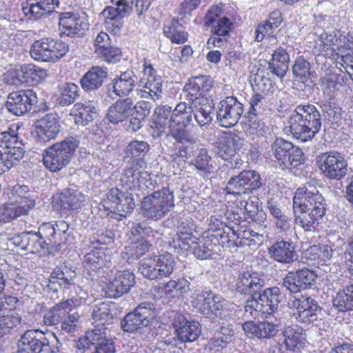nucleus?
Masks as SVG:
<instances>
[{"instance_id":"nucleus-12","label":"nucleus","mask_w":353,"mask_h":353,"mask_svg":"<svg viewBox=\"0 0 353 353\" xmlns=\"http://www.w3.org/2000/svg\"><path fill=\"white\" fill-rule=\"evenodd\" d=\"M316 163L325 176L339 180L346 174L347 163L336 151L325 152L316 158Z\"/></svg>"},{"instance_id":"nucleus-16","label":"nucleus","mask_w":353,"mask_h":353,"mask_svg":"<svg viewBox=\"0 0 353 353\" xmlns=\"http://www.w3.org/2000/svg\"><path fill=\"white\" fill-rule=\"evenodd\" d=\"M317 274L308 268H302L287 273L283 279L282 288L290 293H297L312 288L316 284Z\"/></svg>"},{"instance_id":"nucleus-43","label":"nucleus","mask_w":353,"mask_h":353,"mask_svg":"<svg viewBox=\"0 0 353 353\" xmlns=\"http://www.w3.org/2000/svg\"><path fill=\"white\" fill-rule=\"evenodd\" d=\"M290 56L282 47L276 48L268 62V70L280 78H283L289 69Z\"/></svg>"},{"instance_id":"nucleus-36","label":"nucleus","mask_w":353,"mask_h":353,"mask_svg":"<svg viewBox=\"0 0 353 353\" xmlns=\"http://www.w3.org/2000/svg\"><path fill=\"white\" fill-rule=\"evenodd\" d=\"M174 118L172 119L174 124L171 126L170 134L173 129L178 130L188 131L187 128L192 125L194 118V110L188 101L181 102L176 105L173 110Z\"/></svg>"},{"instance_id":"nucleus-44","label":"nucleus","mask_w":353,"mask_h":353,"mask_svg":"<svg viewBox=\"0 0 353 353\" xmlns=\"http://www.w3.org/2000/svg\"><path fill=\"white\" fill-rule=\"evenodd\" d=\"M117 314L116 306L110 302H101L95 304L91 313L92 319L94 323L99 325L110 324Z\"/></svg>"},{"instance_id":"nucleus-21","label":"nucleus","mask_w":353,"mask_h":353,"mask_svg":"<svg viewBox=\"0 0 353 353\" xmlns=\"http://www.w3.org/2000/svg\"><path fill=\"white\" fill-rule=\"evenodd\" d=\"M135 284L134 274L128 270L117 271L103 288L106 297L118 298L128 293Z\"/></svg>"},{"instance_id":"nucleus-4","label":"nucleus","mask_w":353,"mask_h":353,"mask_svg":"<svg viewBox=\"0 0 353 353\" xmlns=\"http://www.w3.org/2000/svg\"><path fill=\"white\" fill-rule=\"evenodd\" d=\"M23 140L19 137L16 130L0 132V174L4 173L16 165L23 157Z\"/></svg>"},{"instance_id":"nucleus-33","label":"nucleus","mask_w":353,"mask_h":353,"mask_svg":"<svg viewBox=\"0 0 353 353\" xmlns=\"http://www.w3.org/2000/svg\"><path fill=\"white\" fill-rule=\"evenodd\" d=\"M58 6V0H27L22 10L29 18L39 19L52 13Z\"/></svg>"},{"instance_id":"nucleus-56","label":"nucleus","mask_w":353,"mask_h":353,"mask_svg":"<svg viewBox=\"0 0 353 353\" xmlns=\"http://www.w3.org/2000/svg\"><path fill=\"white\" fill-rule=\"evenodd\" d=\"M139 265V270L144 277L150 280L161 279L159 272H157L159 267L156 255L143 259Z\"/></svg>"},{"instance_id":"nucleus-13","label":"nucleus","mask_w":353,"mask_h":353,"mask_svg":"<svg viewBox=\"0 0 353 353\" xmlns=\"http://www.w3.org/2000/svg\"><path fill=\"white\" fill-rule=\"evenodd\" d=\"M304 204V209H308L315 213L324 216L326 212L327 204L325 198L319 190L310 183L302 188H299L294 195L293 202Z\"/></svg>"},{"instance_id":"nucleus-38","label":"nucleus","mask_w":353,"mask_h":353,"mask_svg":"<svg viewBox=\"0 0 353 353\" xmlns=\"http://www.w3.org/2000/svg\"><path fill=\"white\" fill-rule=\"evenodd\" d=\"M172 137L176 142L181 144L179 150V156L181 157L187 159L194 157L197 150L200 149L197 148L194 137L190 134L188 131L173 129Z\"/></svg>"},{"instance_id":"nucleus-41","label":"nucleus","mask_w":353,"mask_h":353,"mask_svg":"<svg viewBox=\"0 0 353 353\" xmlns=\"http://www.w3.org/2000/svg\"><path fill=\"white\" fill-rule=\"evenodd\" d=\"M219 239L215 235H207L194 242L193 254L199 259L205 260L216 253V248Z\"/></svg>"},{"instance_id":"nucleus-46","label":"nucleus","mask_w":353,"mask_h":353,"mask_svg":"<svg viewBox=\"0 0 353 353\" xmlns=\"http://www.w3.org/2000/svg\"><path fill=\"white\" fill-rule=\"evenodd\" d=\"M75 276V271L67 266L57 267L50 274V285L51 288L57 284L62 288L68 289L74 284L73 279Z\"/></svg>"},{"instance_id":"nucleus-58","label":"nucleus","mask_w":353,"mask_h":353,"mask_svg":"<svg viewBox=\"0 0 353 353\" xmlns=\"http://www.w3.org/2000/svg\"><path fill=\"white\" fill-rule=\"evenodd\" d=\"M150 150V145L144 141L134 140L130 141L126 147L125 157H130L129 161L134 159H141Z\"/></svg>"},{"instance_id":"nucleus-29","label":"nucleus","mask_w":353,"mask_h":353,"mask_svg":"<svg viewBox=\"0 0 353 353\" xmlns=\"http://www.w3.org/2000/svg\"><path fill=\"white\" fill-rule=\"evenodd\" d=\"M188 102L192 105L194 119L200 127L211 124L215 115L212 100L210 98H201Z\"/></svg>"},{"instance_id":"nucleus-63","label":"nucleus","mask_w":353,"mask_h":353,"mask_svg":"<svg viewBox=\"0 0 353 353\" xmlns=\"http://www.w3.org/2000/svg\"><path fill=\"white\" fill-rule=\"evenodd\" d=\"M21 317L18 314L11 313L0 315V337L9 333L10 330L21 323Z\"/></svg>"},{"instance_id":"nucleus-30","label":"nucleus","mask_w":353,"mask_h":353,"mask_svg":"<svg viewBox=\"0 0 353 353\" xmlns=\"http://www.w3.org/2000/svg\"><path fill=\"white\" fill-rule=\"evenodd\" d=\"M85 333L94 346V351L92 353H115L113 341L108 336L105 325L97 324L92 330Z\"/></svg>"},{"instance_id":"nucleus-7","label":"nucleus","mask_w":353,"mask_h":353,"mask_svg":"<svg viewBox=\"0 0 353 353\" xmlns=\"http://www.w3.org/2000/svg\"><path fill=\"white\" fill-rule=\"evenodd\" d=\"M157 315V312L152 303L143 302L139 304L133 312L128 313L121 322L125 332L140 334L148 328Z\"/></svg>"},{"instance_id":"nucleus-52","label":"nucleus","mask_w":353,"mask_h":353,"mask_svg":"<svg viewBox=\"0 0 353 353\" xmlns=\"http://www.w3.org/2000/svg\"><path fill=\"white\" fill-rule=\"evenodd\" d=\"M18 77L22 82L37 83L46 75V70L32 64H25L21 66L18 72Z\"/></svg>"},{"instance_id":"nucleus-37","label":"nucleus","mask_w":353,"mask_h":353,"mask_svg":"<svg viewBox=\"0 0 353 353\" xmlns=\"http://www.w3.org/2000/svg\"><path fill=\"white\" fill-rule=\"evenodd\" d=\"M190 165H193L197 173L203 179H208L214 173L215 163L206 148L197 150L195 156L190 160Z\"/></svg>"},{"instance_id":"nucleus-32","label":"nucleus","mask_w":353,"mask_h":353,"mask_svg":"<svg viewBox=\"0 0 353 353\" xmlns=\"http://www.w3.org/2000/svg\"><path fill=\"white\" fill-rule=\"evenodd\" d=\"M245 334L250 339H270L278 332L277 325L268 321L254 323L247 321L242 325Z\"/></svg>"},{"instance_id":"nucleus-28","label":"nucleus","mask_w":353,"mask_h":353,"mask_svg":"<svg viewBox=\"0 0 353 353\" xmlns=\"http://www.w3.org/2000/svg\"><path fill=\"white\" fill-rule=\"evenodd\" d=\"M136 75L132 70H127L111 79L106 85L108 92H112L118 97L128 96L134 89Z\"/></svg>"},{"instance_id":"nucleus-45","label":"nucleus","mask_w":353,"mask_h":353,"mask_svg":"<svg viewBox=\"0 0 353 353\" xmlns=\"http://www.w3.org/2000/svg\"><path fill=\"white\" fill-rule=\"evenodd\" d=\"M32 208V201H28L25 206H21L17 203H7L0 205V223H7L26 215Z\"/></svg>"},{"instance_id":"nucleus-20","label":"nucleus","mask_w":353,"mask_h":353,"mask_svg":"<svg viewBox=\"0 0 353 353\" xmlns=\"http://www.w3.org/2000/svg\"><path fill=\"white\" fill-rule=\"evenodd\" d=\"M290 304L292 308L295 309L294 316L299 322L310 325L317 321L321 307L315 299L301 296L294 297Z\"/></svg>"},{"instance_id":"nucleus-49","label":"nucleus","mask_w":353,"mask_h":353,"mask_svg":"<svg viewBox=\"0 0 353 353\" xmlns=\"http://www.w3.org/2000/svg\"><path fill=\"white\" fill-rule=\"evenodd\" d=\"M174 118V112L171 107L168 105H159L154 110L152 117L153 123L155 128L160 131H163L166 127L171 132V126H172Z\"/></svg>"},{"instance_id":"nucleus-35","label":"nucleus","mask_w":353,"mask_h":353,"mask_svg":"<svg viewBox=\"0 0 353 353\" xmlns=\"http://www.w3.org/2000/svg\"><path fill=\"white\" fill-rule=\"evenodd\" d=\"M35 127L39 139L43 142L54 139L60 130L59 122L53 114H46L37 120Z\"/></svg>"},{"instance_id":"nucleus-51","label":"nucleus","mask_w":353,"mask_h":353,"mask_svg":"<svg viewBox=\"0 0 353 353\" xmlns=\"http://www.w3.org/2000/svg\"><path fill=\"white\" fill-rule=\"evenodd\" d=\"M79 97V87L73 83H65L59 86L56 105L61 107L68 106L74 103Z\"/></svg>"},{"instance_id":"nucleus-17","label":"nucleus","mask_w":353,"mask_h":353,"mask_svg":"<svg viewBox=\"0 0 353 353\" xmlns=\"http://www.w3.org/2000/svg\"><path fill=\"white\" fill-rule=\"evenodd\" d=\"M243 112V105L236 97H227L219 104L216 112L217 121L222 127H233L238 123Z\"/></svg>"},{"instance_id":"nucleus-62","label":"nucleus","mask_w":353,"mask_h":353,"mask_svg":"<svg viewBox=\"0 0 353 353\" xmlns=\"http://www.w3.org/2000/svg\"><path fill=\"white\" fill-rule=\"evenodd\" d=\"M105 18V23L110 27L112 26L113 31H119L123 25V21L119 15L117 8L108 6L102 12Z\"/></svg>"},{"instance_id":"nucleus-1","label":"nucleus","mask_w":353,"mask_h":353,"mask_svg":"<svg viewBox=\"0 0 353 353\" xmlns=\"http://www.w3.org/2000/svg\"><path fill=\"white\" fill-rule=\"evenodd\" d=\"M322 118L317 108L310 103L297 105L290 113L286 130L301 142L312 140L321 129Z\"/></svg>"},{"instance_id":"nucleus-57","label":"nucleus","mask_w":353,"mask_h":353,"mask_svg":"<svg viewBox=\"0 0 353 353\" xmlns=\"http://www.w3.org/2000/svg\"><path fill=\"white\" fill-rule=\"evenodd\" d=\"M105 253L101 248H94L84 256L83 264L88 270L95 272L104 265Z\"/></svg>"},{"instance_id":"nucleus-47","label":"nucleus","mask_w":353,"mask_h":353,"mask_svg":"<svg viewBox=\"0 0 353 353\" xmlns=\"http://www.w3.org/2000/svg\"><path fill=\"white\" fill-rule=\"evenodd\" d=\"M38 240L39 239L37 235L33 231L24 232L12 238L13 243L22 250L31 252H42Z\"/></svg>"},{"instance_id":"nucleus-48","label":"nucleus","mask_w":353,"mask_h":353,"mask_svg":"<svg viewBox=\"0 0 353 353\" xmlns=\"http://www.w3.org/2000/svg\"><path fill=\"white\" fill-rule=\"evenodd\" d=\"M332 306L339 312L353 310V284L347 285L336 294Z\"/></svg>"},{"instance_id":"nucleus-60","label":"nucleus","mask_w":353,"mask_h":353,"mask_svg":"<svg viewBox=\"0 0 353 353\" xmlns=\"http://www.w3.org/2000/svg\"><path fill=\"white\" fill-rule=\"evenodd\" d=\"M241 172L248 194L259 190L263 185L261 175L255 170H244Z\"/></svg>"},{"instance_id":"nucleus-22","label":"nucleus","mask_w":353,"mask_h":353,"mask_svg":"<svg viewBox=\"0 0 353 353\" xmlns=\"http://www.w3.org/2000/svg\"><path fill=\"white\" fill-rule=\"evenodd\" d=\"M39 240V245L43 254H54L61 249V243L57 237L54 225L50 223H43L35 232Z\"/></svg>"},{"instance_id":"nucleus-25","label":"nucleus","mask_w":353,"mask_h":353,"mask_svg":"<svg viewBox=\"0 0 353 353\" xmlns=\"http://www.w3.org/2000/svg\"><path fill=\"white\" fill-rule=\"evenodd\" d=\"M270 258L282 264H292L298 259L296 247L292 241H277L268 248Z\"/></svg>"},{"instance_id":"nucleus-19","label":"nucleus","mask_w":353,"mask_h":353,"mask_svg":"<svg viewBox=\"0 0 353 353\" xmlns=\"http://www.w3.org/2000/svg\"><path fill=\"white\" fill-rule=\"evenodd\" d=\"M265 287V276L263 273L254 271L240 272L236 283V291L250 296L254 301L258 294Z\"/></svg>"},{"instance_id":"nucleus-24","label":"nucleus","mask_w":353,"mask_h":353,"mask_svg":"<svg viewBox=\"0 0 353 353\" xmlns=\"http://www.w3.org/2000/svg\"><path fill=\"white\" fill-rule=\"evenodd\" d=\"M59 26L60 34L68 37H82L88 30V23L71 12L59 14Z\"/></svg>"},{"instance_id":"nucleus-2","label":"nucleus","mask_w":353,"mask_h":353,"mask_svg":"<svg viewBox=\"0 0 353 353\" xmlns=\"http://www.w3.org/2000/svg\"><path fill=\"white\" fill-rule=\"evenodd\" d=\"M78 145L79 141L72 137L54 143L43 152V165L50 172L61 170L69 163Z\"/></svg>"},{"instance_id":"nucleus-11","label":"nucleus","mask_w":353,"mask_h":353,"mask_svg":"<svg viewBox=\"0 0 353 353\" xmlns=\"http://www.w3.org/2000/svg\"><path fill=\"white\" fill-rule=\"evenodd\" d=\"M37 103L38 97L33 90H20L8 95L6 107L12 114L22 116L36 108Z\"/></svg>"},{"instance_id":"nucleus-39","label":"nucleus","mask_w":353,"mask_h":353,"mask_svg":"<svg viewBox=\"0 0 353 353\" xmlns=\"http://www.w3.org/2000/svg\"><path fill=\"white\" fill-rule=\"evenodd\" d=\"M132 108L133 102L131 99H119L109 108L106 117L110 122L117 124L128 118Z\"/></svg>"},{"instance_id":"nucleus-59","label":"nucleus","mask_w":353,"mask_h":353,"mask_svg":"<svg viewBox=\"0 0 353 353\" xmlns=\"http://www.w3.org/2000/svg\"><path fill=\"white\" fill-rule=\"evenodd\" d=\"M157 260V266L159 267V274L161 278L169 276L174 270L175 261L172 254L165 253L161 255H156Z\"/></svg>"},{"instance_id":"nucleus-64","label":"nucleus","mask_w":353,"mask_h":353,"mask_svg":"<svg viewBox=\"0 0 353 353\" xmlns=\"http://www.w3.org/2000/svg\"><path fill=\"white\" fill-rule=\"evenodd\" d=\"M80 315L77 312H72L60 323V330L63 334H73L78 330Z\"/></svg>"},{"instance_id":"nucleus-10","label":"nucleus","mask_w":353,"mask_h":353,"mask_svg":"<svg viewBox=\"0 0 353 353\" xmlns=\"http://www.w3.org/2000/svg\"><path fill=\"white\" fill-rule=\"evenodd\" d=\"M143 76L139 81L137 94L141 99H151L154 102L162 97L161 77L157 74L156 70L150 63L143 65Z\"/></svg>"},{"instance_id":"nucleus-40","label":"nucleus","mask_w":353,"mask_h":353,"mask_svg":"<svg viewBox=\"0 0 353 353\" xmlns=\"http://www.w3.org/2000/svg\"><path fill=\"white\" fill-rule=\"evenodd\" d=\"M244 139L234 134H225L222 136L219 142L218 154L223 159L234 156L236 151L244 145Z\"/></svg>"},{"instance_id":"nucleus-15","label":"nucleus","mask_w":353,"mask_h":353,"mask_svg":"<svg viewBox=\"0 0 353 353\" xmlns=\"http://www.w3.org/2000/svg\"><path fill=\"white\" fill-rule=\"evenodd\" d=\"M85 195L76 186L63 189L57 201H53V206L64 215L72 214L85 205Z\"/></svg>"},{"instance_id":"nucleus-26","label":"nucleus","mask_w":353,"mask_h":353,"mask_svg":"<svg viewBox=\"0 0 353 353\" xmlns=\"http://www.w3.org/2000/svg\"><path fill=\"white\" fill-rule=\"evenodd\" d=\"M213 86V81L209 76L200 75L190 79L188 83L183 88L186 92V101L208 98L205 94Z\"/></svg>"},{"instance_id":"nucleus-53","label":"nucleus","mask_w":353,"mask_h":353,"mask_svg":"<svg viewBox=\"0 0 353 353\" xmlns=\"http://www.w3.org/2000/svg\"><path fill=\"white\" fill-rule=\"evenodd\" d=\"M213 293L211 290L199 288L195 290L192 294V304L203 315H205V312L209 306V301H214L212 298Z\"/></svg>"},{"instance_id":"nucleus-42","label":"nucleus","mask_w":353,"mask_h":353,"mask_svg":"<svg viewBox=\"0 0 353 353\" xmlns=\"http://www.w3.org/2000/svg\"><path fill=\"white\" fill-rule=\"evenodd\" d=\"M70 115L74 117L77 125H87L97 117L95 107L88 102L76 103L70 110Z\"/></svg>"},{"instance_id":"nucleus-8","label":"nucleus","mask_w":353,"mask_h":353,"mask_svg":"<svg viewBox=\"0 0 353 353\" xmlns=\"http://www.w3.org/2000/svg\"><path fill=\"white\" fill-rule=\"evenodd\" d=\"M68 50V46L61 40L43 38L32 43L30 55L37 61L54 63L64 57Z\"/></svg>"},{"instance_id":"nucleus-23","label":"nucleus","mask_w":353,"mask_h":353,"mask_svg":"<svg viewBox=\"0 0 353 353\" xmlns=\"http://www.w3.org/2000/svg\"><path fill=\"white\" fill-rule=\"evenodd\" d=\"M80 304L81 299L79 298L68 299L56 303L45 313L43 316L45 325L47 326L59 325L64 318L71 314L73 310Z\"/></svg>"},{"instance_id":"nucleus-14","label":"nucleus","mask_w":353,"mask_h":353,"mask_svg":"<svg viewBox=\"0 0 353 353\" xmlns=\"http://www.w3.org/2000/svg\"><path fill=\"white\" fill-rule=\"evenodd\" d=\"M282 299L283 295L279 288H264L254 301H247L245 310L248 312V307H254L256 312L260 311L270 314L277 310Z\"/></svg>"},{"instance_id":"nucleus-9","label":"nucleus","mask_w":353,"mask_h":353,"mask_svg":"<svg viewBox=\"0 0 353 353\" xmlns=\"http://www.w3.org/2000/svg\"><path fill=\"white\" fill-rule=\"evenodd\" d=\"M103 206L110 212L126 217L133 211L135 202L132 193L115 188L110 189L106 194Z\"/></svg>"},{"instance_id":"nucleus-6","label":"nucleus","mask_w":353,"mask_h":353,"mask_svg":"<svg viewBox=\"0 0 353 353\" xmlns=\"http://www.w3.org/2000/svg\"><path fill=\"white\" fill-rule=\"evenodd\" d=\"M271 150L282 170H292L304 163L305 158L302 150L282 138L274 140Z\"/></svg>"},{"instance_id":"nucleus-18","label":"nucleus","mask_w":353,"mask_h":353,"mask_svg":"<svg viewBox=\"0 0 353 353\" xmlns=\"http://www.w3.org/2000/svg\"><path fill=\"white\" fill-rule=\"evenodd\" d=\"M174 329V341L181 343L194 342L198 339L201 333V327L198 321L188 319L183 314H175L172 320Z\"/></svg>"},{"instance_id":"nucleus-50","label":"nucleus","mask_w":353,"mask_h":353,"mask_svg":"<svg viewBox=\"0 0 353 353\" xmlns=\"http://www.w3.org/2000/svg\"><path fill=\"white\" fill-rule=\"evenodd\" d=\"M283 334L288 350H294L298 346L303 347L305 344V334L303 329L297 325L286 327Z\"/></svg>"},{"instance_id":"nucleus-34","label":"nucleus","mask_w":353,"mask_h":353,"mask_svg":"<svg viewBox=\"0 0 353 353\" xmlns=\"http://www.w3.org/2000/svg\"><path fill=\"white\" fill-rule=\"evenodd\" d=\"M108 69L100 66H93L86 72L80 80L82 89L88 92L97 90L108 77Z\"/></svg>"},{"instance_id":"nucleus-27","label":"nucleus","mask_w":353,"mask_h":353,"mask_svg":"<svg viewBox=\"0 0 353 353\" xmlns=\"http://www.w3.org/2000/svg\"><path fill=\"white\" fill-rule=\"evenodd\" d=\"M303 205L299 201L297 204L293 202L294 223L305 231L314 232L323 216L308 209H304Z\"/></svg>"},{"instance_id":"nucleus-31","label":"nucleus","mask_w":353,"mask_h":353,"mask_svg":"<svg viewBox=\"0 0 353 353\" xmlns=\"http://www.w3.org/2000/svg\"><path fill=\"white\" fill-rule=\"evenodd\" d=\"M146 163L143 159H134L128 161V165L125 168L120 179L121 188L125 191L136 190L139 174L142 173L139 170L144 168Z\"/></svg>"},{"instance_id":"nucleus-61","label":"nucleus","mask_w":353,"mask_h":353,"mask_svg":"<svg viewBox=\"0 0 353 353\" xmlns=\"http://www.w3.org/2000/svg\"><path fill=\"white\" fill-rule=\"evenodd\" d=\"M225 190L227 193L232 195H242L248 194L244 179L242 176V172L230 179L227 183Z\"/></svg>"},{"instance_id":"nucleus-5","label":"nucleus","mask_w":353,"mask_h":353,"mask_svg":"<svg viewBox=\"0 0 353 353\" xmlns=\"http://www.w3.org/2000/svg\"><path fill=\"white\" fill-rule=\"evenodd\" d=\"M223 4L212 6L204 17L205 26L210 28L213 35L208 39V43L221 48L228 41V36L232 31L233 23L227 17H221Z\"/></svg>"},{"instance_id":"nucleus-54","label":"nucleus","mask_w":353,"mask_h":353,"mask_svg":"<svg viewBox=\"0 0 353 353\" xmlns=\"http://www.w3.org/2000/svg\"><path fill=\"white\" fill-rule=\"evenodd\" d=\"M343 77L337 74H332L320 79V85L324 94L328 97L333 96L343 86Z\"/></svg>"},{"instance_id":"nucleus-3","label":"nucleus","mask_w":353,"mask_h":353,"mask_svg":"<svg viewBox=\"0 0 353 353\" xmlns=\"http://www.w3.org/2000/svg\"><path fill=\"white\" fill-rule=\"evenodd\" d=\"M174 194L168 188L153 192L143 198L141 214L148 219L158 221L174 207Z\"/></svg>"},{"instance_id":"nucleus-55","label":"nucleus","mask_w":353,"mask_h":353,"mask_svg":"<svg viewBox=\"0 0 353 353\" xmlns=\"http://www.w3.org/2000/svg\"><path fill=\"white\" fill-rule=\"evenodd\" d=\"M292 72L298 81L306 83L311 77L310 63L302 56L296 58L292 66Z\"/></svg>"}]
</instances>
